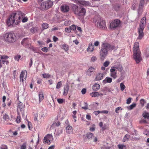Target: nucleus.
<instances>
[{
    "instance_id": "nucleus-1",
    "label": "nucleus",
    "mask_w": 149,
    "mask_h": 149,
    "mask_svg": "<svg viewBox=\"0 0 149 149\" xmlns=\"http://www.w3.org/2000/svg\"><path fill=\"white\" fill-rule=\"evenodd\" d=\"M24 14L21 12L13 13L11 14L10 17L8 19L7 23L9 26L18 24L21 21V19L23 17Z\"/></svg>"
},
{
    "instance_id": "nucleus-2",
    "label": "nucleus",
    "mask_w": 149,
    "mask_h": 149,
    "mask_svg": "<svg viewBox=\"0 0 149 149\" xmlns=\"http://www.w3.org/2000/svg\"><path fill=\"white\" fill-rule=\"evenodd\" d=\"M114 49V47L107 43H103L101 46V49L100 52V58L103 60L106 56L108 51L112 50Z\"/></svg>"
},
{
    "instance_id": "nucleus-3",
    "label": "nucleus",
    "mask_w": 149,
    "mask_h": 149,
    "mask_svg": "<svg viewBox=\"0 0 149 149\" xmlns=\"http://www.w3.org/2000/svg\"><path fill=\"white\" fill-rule=\"evenodd\" d=\"M3 41L6 42L11 43L16 41V36L12 33L9 32L5 33L3 36Z\"/></svg>"
},
{
    "instance_id": "nucleus-4",
    "label": "nucleus",
    "mask_w": 149,
    "mask_h": 149,
    "mask_svg": "<svg viewBox=\"0 0 149 149\" xmlns=\"http://www.w3.org/2000/svg\"><path fill=\"white\" fill-rule=\"evenodd\" d=\"M123 68L120 65H115L111 67L110 70V75L114 79H115L117 77V70L120 71L121 72L123 70Z\"/></svg>"
},
{
    "instance_id": "nucleus-5",
    "label": "nucleus",
    "mask_w": 149,
    "mask_h": 149,
    "mask_svg": "<svg viewBox=\"0 0 149 149\" xmlns=\"http://www.w3.org/2000/svg\"><path fill=\"white\" fill-rule=\"evenodd\" d=\"M53 5V2L51 0L47 1L42 3L40 8L42 10H45L51 7Z\"/></svg>"
},
{
    "instance_id": "nucleus-6",
    "label": "nucleus",
    "mask_w": 149,
    "mask_h": 149,
    "mask_svg": "<svg viewBox=\"0 0 149 149\" xmlns=\"http://www.w3.org/2000/svg\"><path fill=\"white\" fill-rule=\"evenodd\" d=\"M75 9L74 10V13L79 16H84L86 13V10L84 8H80L79 10H78V6H75Z\"/></svg>"
},
{
    "instance_id": "nucleus-7",
    "label": "nucleus",
    "mask_w": 149,
    "mask_h": 149,
    "mask_svg": "<svg viewBox=\"0 0 149 149\" xmlns=\"http://www.w3.org/2000/svg\"><path fill=\"white\" fill-rule=\"evenodd\" d=\"M141 54V52L133 53V58L137 63H139L142 59Z\"/></svg>"
},
{
    "instance_id": "nucleus-8",
    "label": "nucleus",
    "mask_w": 149,
    "mask_h": 149,
    "mask_svg": "<svg viewBox=\"0 0 149 149\" xmlns=\"http://www.w3.org/2000/svg\"><path fill=\"white\" fill-rule=\"evenodd\" d=\"M53 138L52 135L50 134H48L46 135L44 139L45 142L49 144L53 141Z\"/></svg>"
},
{
    "instance_id": "nucleus-9",
    "label": "nucleus",
    "mask_w": 149,
    "mask_h": 149,
    "mask_svg": "<svg viewBox=\"0 0 149 149\" xmlns=\"http://www.w3.org/2000/svg\"><path fill=\"white\" fill-rule=\"evenodd\" d=\"M97 26L101 29H105L107 27L104 21L101 19H100L97 22Z\"/></svg>"
},
{
    "instance_id": "nucleus-10",
    "label": "nucleus",
    "mask_w": 149,
    "mask_h": 149,
    "mask_svg": "<svg viewBox=\"0 0 149 149\" xmlns=\"http://www.w3.org/2000/svg\"><path fill=\"white\" fill-rule=\"evenodd\" d=\"M120 23V21L118 19H116L111 22L110 25V29H113L118 26Z\"/></svg>"
},
{
    "instance_id": "nucleus-11",
    "label": "nucleus",
    "mask_w": 149,
    "mask_h": 149,
    "mask_svg": "<svg viewBox=\"0 0 149 149\" xmlns=\"http://www.w3.org/2000/svg\"><path fill=\"white\" fill-rule=\"evenodd\" d=\"M146 18V16L143 17L141 20L139 24V27L138 29H144L145 26Z\"/></svg>"
},
{
    "instance_id": "nucleus-12",
    "label": "nucleus",
    "mask_w": 149,
    "mask_h": 149,
    "mask_svg": "<svg viewBox=\"0 0 149 149\" xmlns=\"http://www.w3.org/2000/svg\"><path fill=\"white\" fill-rule=\"evenodd\" d=\"M79 3L85 6H91V3L88 1L84 0H79L78 1Z\"/></svg>"
},
{
    "instance_id": "nucleus-13",
    "label": "nucleus",
    "mask_w": 149,
    "mask_h": 149,
    "mask_svg": "<svg viewBox=\"0 0 149 149\" xmlns=\"http://www.w3.org/2000/svg\"><path fill=\"white\" fill-rule=\"evenodd\" d=\"M139 44L138 42H135L133 47V53L140 52L139 49Z\"/></svg>"
},
{
    "instance_id": "nucleus-14",
    "label": "nucleus",
    "mask_w": 149,
    "mask_h": 149,
    "mask_svg": "<svg viewBox=\"0 0 149 149\" xmlns=\"http://www.w3.org/2000/svg\"><path fill=\"white\" fill-rule=\"evenodd\" d=\"M144 29H138L139 36L137 38V40H141L144 36L143 30Z\"/></svg>"
},
{
    "instance_id": "nucleus-15",
    "label": "nucleus",
    "mask_w": 149,
    "mask_h": 149,
    "mask_svg": "<svg viewBox=\"0 0 149 149\" xmlns=\"http://www.w3.org/2000/svg\"><path fill=\"white\" fill-rule=\"evenodd\" d=\"M66 132L68 134H70L72 133L73 129L72 127L69 125H67L66 127Z\"/></svg>"
},
{
    "instance_id": "nucleus-16",
    "label": "nucleus",
    "mask_w": 149,
    "mask_h": 149,
    "mask_svg": "<svg viewBox=\"0 0 149 149\" xmlns=\"http://www.w3.org/2000/svg\"><path fill=\"white\" fill-rule=\"evenodd\" d=\"M25 72H26V73H27L26 71H22L21 72L20 75V81H22L23 82V81H24L23 78H24V76H25L24 79H26V75Z\"/></svg>"
},
{
    "instance_id": "nucleus-17",
    "label": "nucleus",
    "mask_w": 149,
    "mask_h": 149,
    "mask_svg": "<svg viewBox=\"0 0 149 149\" xmlns=\"http://www.w3.org/2000/svg\"><path fill=\"white\" fill-rule=\"evenodd\" d=\"M104 77V74L103 73H99L96 74L95 78L96 81H99L102 79Z\"/></svg>"
},
{
    "instance_id": "nucleus-18",
    "label": "nucleus",
    "mask_w": 149,
    "mask_h": 149,
    "mask_svg": "<svg viewBox=\"0 0 149 149\" xmlns=\"http://www.w3.org/2000/svg\"><path fill=\"white\" fill-rule=\"evenodd\" d=\"M61 11L64 13L68 12L70 9L69 6L67 5L61 6Z\"/></svg>"
},
{
    "instance_id": "nucleus-19",
    "label": "nucleus",
    "mask_w": 149,
    "mask_h": 149,
    "mask_svg": "<svg viewBox=\"0 0 149 149\" xmlns=\"http://www.w3.org/2000/svg\"><path fill=\"white\" fill-rule=\"evenodd\" d=\"M94 70L95 68H94L90 67L86 72V74L89 76H90Z\"/></svg>"
},
{
    "instance_id": "nucleus-20",
    "label": "nucleus",
    "mask_w": 149,
    "mask_h": 149,
    "mask_svg": "<svg viewBox=\"0 0 149 149\" xmlns=\"http://www.w3.org/2000/svg\"><path fill=\"white\" fill-rule=\"evenodd\" d=\"M94 47L92 43H90L89 44L88 47L87 49L88 52H92L94 50Z\"/></svg>"
},
{
    "instance_id": "nucleus-21",
    "label": "nucleus",
    "mask_w": 149,
    "mask_h": 149,
    "mask_svg": "<svg viewBox=\"0 0 149 149\" xmlns=\"http://www.w3.org/2000/svg\"><path fill=\"white\" fill-rule=\"evenodd\" d=\"M112 79L111 78L109 77H107L102 81V83L104 84L107 83H111L112 81Z\"/></svg>"
},
{
    "instance_id": "nucleus-22",
    "label": "nucleus",
    "mask_w": 149,
    "mask_h": 149,
    "mask_svg": "<svg viewBox=\"0 0 149 149\" xmlns=\"http://www.w3.org/2000/svg\"><path fill=\"white\" fill-rule=\"evenodd\" d=\"M18 110L19 109L21 111H23V109L24 108L25 105L20 101L18 102Z\"/></svg>"
},
{
    "instance_id": "nucleus-23",
    "label": "nucleus",
    "mask_w": 149,
    "mask_h": 149,
    "mask_svg": "<svg viewBox=\"0 0 149 149\" xmlns=\"http://www.w3.org/2000/svg\"><path fill=\"white\" fill-rule=\"evenodd\" d=\"M63 132V129L61 128H60L56 130L55 134L56 136L60 135Z\"/></svg>"
},
{
    "instance_id": "nucleus-24",
    "label": "nucleus",
    "mask_w": 149,
    "mask_h": 149,
    "mask_svg": "<svg viewBox=\"0 0 149 149\" xmlns=\"http://www.w3.org/2000/svg\"><path fill=\"white\" fill-rule=\"evenodd\" d=\"M100 87L99 84L95 83L93 86V89L94 91H97L100 89Z\"/></svg>"
},
{
    "instance_id": "nucleus-25",
    "label": "nucleus",
    "mask_w": 149,
    "mask_h": 149,
    "mask_svg": "<svg viewBox=\"0 0 149 149\" xmlns=\"http://www.w3.org/2000/svg\"><path fill=\"white\" fill-rule=\"evenodd\" d=\"M8 62L7 60H0V68H1L3 66V65L4 64H7Z\"/></svg>"
},
{
    "instance_id": "nucleus-26",
    "label": "nucleus",
    "mask_w": 149,
    "mask_h": 149,
    "mask_svg": "<svg viewBox=\"0 0 149 149\" xmlns=\"http://www.w3.org/2000/svg\"><path fill=\"white\" fill-rule=\"evenodd\" d=\"M142 116L145 119H149V113L146 111L143 112Z\"/></svg>"
},
{
    "instance_id": "nucleus-27",
    "label": "nucleus",
    "mask_w": 149,
    "mask_h": 149,
    "mask_svg": "<svg viewBox=\"0 0 149 149\" xmlns=\"http://www.w3.org/2000/svg\"><path fill=\"white\" fill-rule=\"evenodd\" d=\"M69 90V87L68 86H66L64 89V91L63 93V95L66 96L68 94Z\"/></svg>"
},
{
    "instance_id": "nucleus-28",
    "label": "nucleus",
    "mask_w": 149,
    "mask_h": 149,
    "mask_svg": "<svg viewBox=\"0 0 149 149\" xmlns=\"http://www.w3.org/2000/svg\"><path fill=\"white\" fill-rule=\"evenodd\" d=\"M91 95L92 97H96L98 96L100 94L98 92H93L91 93Z\"/></svg>"
},
{
    "instance_id": "nucleus-29",
    "label": "nucleus",
    "mask_w": 149,
    "mask_h": 149,
    "mask_svg": "<svg viewBox=\"0 0 149 149\" xmlns=\"http://www.w3.org/2000/svg\"><path fill=\"white\" fill-rule=\"evenodd\" d=\"M136 106V104L135 103H133L130 106L127 107V108L129 110H131L135 107Z\"/></svg>"
},
{
    "instance_id": "nucleus-30",
    "label": "nucleus",
    "mask_w": 149,
    "mask_h": 149,
    "mask_svg": "<svg viewBox=\"0 0 149 149\" xmlns=\"http://www.w3.org/2000/svg\"><path fill=\"white\" fill-rule=\"evenodd\" d=\"M62 48L65 51H67L69 49L68 46L66 44L63 45H62Z\"/></svg>"
},
{
    "instance_id": "nucleus-31",
    "label": "nucleus",
    "mask_w": 149,
    "mask_h": 149,
    "mask_svg": "<svg viewBox=\"0 0 149 149\" xmlns=\"http://www.w3.org/2000/svg\"><path fill=\"white\" fill-rule=\"evenodd\" d=\"M39 102H41L44 98V96L42 93H40L39 94Z\"/></svg>"
},
{
    "instance_id": "nucleus-32",
    "label": "nucleus",
    "mask_w": 149,
    "mask_h": 149,
    "mask_svg": "<svg viewBox=\"0 0 149 149\" xmlns=\"http://www.w3.org/2000/svg\"><path fill=\"white\" fill-rule=\"evenodd\" d=\"M42 28L44 29H47L48 27V24L46 23H43L42 24Z\"/></svg>"
},
{
    "instance_id": "nucleus-33",
    "label": "nucleus",
    "mask_w": 149,
    "mask_h": 149,
    "mask_svg": "<svg viewBox=\"0 0 149 149\" xmlns=\"http://www.w3.org/2000/svg\"><path fill=\"white\" fill-rule=\"evenodd\" d=\"M93 134L91 133L88 132L86 134V137L88 139L91 138L93 136Z\"/></svg>"
},
{
    "instance_id": "nucleus-34",
    "label": "nucleus",
    "mask_w": 149,
    "mask_h": 149,
    "mask_svg": "<svg viewBox=\"0 0 149 149\" xmlns=\"http://www.w3.org/2000/svg\"><path fill=\"white\" fill-rule=\"evenodd\" d=\"M130 137V135L128 134H126L123 140V142H125L127 140L129 139Z\"/></svg>"
},
{
    "instance_id": "nucleus-35",
    "label": "nucleus",
    "mask_w": 149,
    "mask_h": 149,
    "mask_svg": "<svg viewBox=\"0 0 149 149\" xmlns=\"http://www.w3.org/2000/svg\"><path fill=\"white\" fill-rule=\"evenodd\" d=\"M42 77L44 78H49L50 77V75L48 74L44 73L42 74Z\"/></svg>"
},
{
    "instance_id": "nucleus-36",
    "label": "nucleus",
    "mask_w": 149,
    "mask_h": 149,
    "mask_svg": "<svg viewBox=\"0 0 149 149\" xmlns=\"http://www.w3.org/2000/svg\"><path fill=\"white\" fill-rule=\"evenodd\" d=\"M18 114L19 115V113L17 112ZM21 118L19 115L17 116L16 121L17 123H19L21 121Z\"/></svg>"
},
{
    "instance_id": "nucleus-37",
    "label": "nucleus",
    "mask_w": 149,
    "mask_h": 149,
    "mask_svg": "<svg viewBox=\"0 0 149 149\" xmlns=\"http://www.w3.org/2000/svg\"><path fill=\"white\" fill-rule=\"evenodd\" d=\"M118 148L119 149H123L124 148H125L126 146L123 144H119L118 145Z\"/></svg>"
},
{
    "instance_id": "nucleus-38",
    "label": "nucleus",
    "mask_w": 149,
    "mask_h": 149,
    "mask_svg": "<svg viewBox=\"0 0 149 149\" xmlns=\"http://www.w3.org/2000/svg\"><path fill=\"white\" fill-rule=\"evenodd\" d=\"M3 118L5 120L8 121L9 120L8 116L6 114H5L3 116Z\"/></svg>"
},
{
    "instance_id": "nucleus-39",
    "label": "nucleus",
    "mask_w": 149,
    "mask_h": 149,
    "mask_svg": "<svg viewBox=\"0 0 149 149\" xmlns=\"http://www.w3.org/2000/svg\"><path fill=\"white\" fill-rule=\"evenodd\" d=\"M57 101L59 103L62 104L64 102L65 99H58L57 100Z\"/></svg>"
},
{
    "instance_id": "nucleus-40",
    "label": "nucleus",
    "mask_w": 149,
    "mask_h": 149,
    "mask_svg": "<svg viewBox=\"0 0 149 149\" xmlns=\"http://www.w3.org/2000/svg\"><path fill=\"white\" fill-rule=\"evenodd\" d=\"M120 86L121 90L122 91H123L125 88V85L123 83H121L120 84Z\"/></svg>"
},
{
    "instance_id": "nucleus-41",
    "label": "nucleus",
    "mask_w": 149,
    "mask_h": 149,
    "mask_svg": "<svg viewBox=\"0 0 149 149\" xmlns=\"http://www.w3.org/2000/svg\"><path fill=\"white\" fill-rule=\"evenodd\" d=\"M61 85V81H59L58 83L56 86V88L59 89L60 88Z\"/></svg>"
},
{
    "instance_id": "nucleus-42",
    "label": "nucleus",
    "mask_w": 149,
    "mask_h": 149,
    "mask_svg": "<svg viewBox=\"0 0 149 149\" xmlns=\"http://www.w3.org/2000/svg\"><path fill=\"white\" fill-rule=\"evenodd\" d=\"M84 106L82 107V108L85 110L88 109V105L86 103H84Z\"/></svg>"
},
{
    "instance_id": "nucleus-43",
    "label": "nucleus",
    "mask_w": 149,
    "mask_h": 149,
    "mask_svg": "<svg viewBox=\"0 0 149 149\" xmlns=\"http://www.w3.org/2000/svg\"><path fill=\"white\" fill-rule=\"evenodd\" d=\"M26 143H24L21 146V149H26Z\"/></svg>"
},
{
    "instance_id": "nucleus-44",
    "label": "nucleus",
    "mask_w": 149,
    "mask_h": 149,
    "mask_svg": "<svg viewBox=\"0 0 149 149\" xmlns=\"http://www.w3.org/2000/svg\"><path fill=\"white\" fill-rule=\"evenodd\" d=\"M70 21L68 20H67L64 22V24L65 26H67L70 24Z\"/></svg>"
},
{
    "instance_id": "nucleus-45",
    "label": "nucleus",
    "mask_w": 149,
    "mask_h": 149,
    "mask_svg": "<svg viewBox=\"0 0 149 149\" xmlns=\"http://www.w3.org/2000/svg\"><path fill=\"white\" fill-rule=\"evenodd\" d=\"M109 63L110 62L109 61H107L104 63L103 65L104 66L107 67L109 65Z\"/></svg>"
},
{
    "instance_id": "nucleus-46",
    "label": "nucleus",
    "mask_w": 149,
    "mask_h": 149,
    "mask_svg": "<svg viewBox=\"0 0 149 149\" xmlns=\"http://www.w3.org/2000/svg\"><path fill=\"white\" fill-rule=\"evenodd\" d=\"M9 57L8 56L5 55L2 56L1 57V60H6Z\"/></svg>"
},
{
    "instance_id": "nucleus-47",
    "label": "nucleus",
    "mask_w": 149,
    "mask_h": 149,
    "mask_svg": "<svg viewBox=\"0 0 149 149\" xmlns=\"http://www.w3.org/2000/svg\"><path fill=\"white\" fill-rule=\"evenodd\" d=\"M27 38H24V39L22 41V44L23 45H24L25 44H26L27 42Z\"/></svg>"
},
{
    "instance_id": "nucleus-48",
    "label": "nucleus",
    "mask_w": 149,
    "mask_h": 149,
    "mask_svg": "<svg viewBox=\"0 0 149 149\" xmlns=\"http://www.w3.org/2000/svg\"><path fill=\"white\" fill-rule=\"evenodd\" d=\"M41 50L43 52H47L48 51V48L47 47H44L42 48Z\"/></svg>"
},
{
    "instance_id": "nucleus-49",
    "label": "nucleus",
    "mask_w": 149,
    "mask_h": 149,
    "mask_svg": "<svg viewBox=\"0 0 149 149\" xmlns=\"http://www.w3.org/2000/svg\"><path fill=\"white\" fill-rule=\"evenodd\" d=\"M21 57V56L19 55L16 56L15 57V59L16 61H18Z\"/></svg>"
},
{
    "instance_id": "nucleus-50",
    "label": "nucleus",
    "mask_w": 149,
    "mask_h": 149,
    "mask_svg": "<svg viewBox=\"0 0 149 149\" xmlns=\"http://www.w3.org/2000/svg\"><path fill=\"white\" fill-rule=\"evenodd\" d=\"M70 28L71 30H72L74 31L76 29V27L74 25L70 26Z\"/></svg>"
},
{
    "instance_id": "nucleus-51",
    "label": "nucleus",
    "mask_w": 149,
    "mask_h": 149,
    "mask_svg": "<svg viewBox=\"0 0 149 149\" xmlns=\"http://www.w3.org/2000/svg\"><path fill=\"white\" fill-rule=\"evenodd\" d=\"M122 108H121L120 107H119L116 108L115 111L116 112V113H118L119 112L118 111L119 110H122Z\"/></svg>"
},
{
    "instance_id": "nucleus-52",
    "label": "nucleus",
    "mask_w": 149,
    "mask_h": 149,
    "mask_svg": "<svg viewBox=\"0 0 149 149\" xmlns=\"http://www.w3.org/2000/svg\"><path fill=\"white\" fill-rule=\"evenodd\" d=\"M144 0H141L139 6V8H140L141 6H142L144 5Z\"/></svg>"
},
{
    "instance_id": "nucleus-53",
    "label": "nucleus",
    "mask_w": 149,
    "mask_h": 149,
    "mask_svg": "<svg viewBox=\"0 0 149 149\" xmlns=\"http://www.w3.org/2000/svg\"><path fill=\"white\" fill-rule=\"evenodd\" d=\"M143 133L145 134L148 136H149V131L147 130H145L143 131Z\"/></svg>"
},
{
    "instance_id": "nucleus-54",
    "label": "nucleus",
    "mask_w": 149,
    "mask_h": 149,
    "mask_svg": "<svg viewBox=\"0 0 149 149\" xmlns=\"http://www.w3.org/2000/svg\"><path fill=\"white\" fill-rule=\"evenodd\" d=\"M97 60L96 57L95 56H92L91 59V61L94 62L95 61Z\"/></svg>"
},
{
    "instance_id": "nucleus-55",
    "label": "nucleus",
    "mask_w": 149,
    "mask_h": 149,
    "mask_svg": "<svg viewBox=\"0 0 149 149\" xmlns=\"http://www.w3.org/2000/svg\"><path fill=\"white\" fill-rule=\"evenodd\" d=\"M140 102L142 106H143L145 102L144 99H141L140 100Z\"/></svg>"
},
{
    "instance_id": "nucleus-56",
    "label": "nucleus",
    "mask_w": 149,
    "mask_h": 149,
    "mask_svg": "<svg viewBox=\"0 0 149 149\" xmlns=\"http://www.w3.org/2000/svg\"><path fill=\"white\" fill-rule=\"evenodd\" d=\"M37 31V30H36V28H31V31L33 33H35Z\"/></svg>"
},
{
    "instance_id": "nucleus-57",
    "label": "nucleus",
    "mask_w": 149,
    "mask_h": 149,
    "mask_svg": "<svg viewBox=\"0 0 149 149\" xmlns=\"http://www.w3.org/2000/svg\"><path fill=\"white\" fill-rule=\"evenodd\" d=\"M65 30L66 32L68 33H70L71 32V30L70 27L69 28H65Z\"/></svg>"
},
{
    "instance_id": "nucleus-58",
    "label": "nucleus",
    "mask_w": 149,
    "mask_h": 149,
    "mask_svg": "<svg viewBox=\"0 0 149 149\" xmlns=\"http://www.w3.org/2000/svg\"><path fill=\"white\" fill-rule=\"evenodd\" d=\"M131 99H132L131 98H129L127 100L126 103L128 104L130 103L131 101Z\"/></svg>"
},
{
    "instance_id": "nucleus-59",
    "label": "nucleus",
    "mask_w": 149,
    "mask_h": 149,
    "mask_svg": "<svg viewBox=\"0 0 149 149\" xmlns=\"http://www.w3.org/2000/svg\"><path fill=\"white\" fill-rule=\"evenodd\" d=\"M44 114L42 112L41 113H40L39 114V118L40 119H41L44 116Z\"/></svg>"
},
{
    "instance_id": "nucleus-60",
    "label": "nucleus",
    "mask_w": 149,
    "mask_h": 149,
    "mask_svg": "<svg viewBox=\"0 0 149 149\" xmlns=\"http://www.w3.org/2000/svg\"><path fill=\"white\" fill-rule=\"evenodd\" d=\"M86 89L85 88H83L81 91V93L82 94H84L86 93Z\"/></svg>"
},
{
    "instance_id": "nucleus-61",
    "label": "nucleus",
    "mask_w": 149,
    "mask_h": 149,
    "mask_svg": "<svg viewBox=\"0 0 149 149\" xmlns=\"http://www.w3.org/2000/svg\"><path fill=\"white\" fill-rule=\"evenodd\" d=\"M28 20V18L27 17H25L23 18L22 19V22L24 23L27 22Z\"/></svg>"
},
{
    "instance_id": "nucleus-62",
    "label": "nucleus",
    "mask_w": 149,
    "mask_h": 149,
    "mask_svg": "<svg viewBox=\"0 0 149 149\" xmlns=\"http://www.w3.org/2000/svg\"><path fill=\"white\" fill-rule=\"evenodd\" d=\"M53 39L54 41L55 42L58 40V38L55 36H53Z\"/></svg>"
},
{
    "instance_id": "nucleus-63",
    "label": "nucleus",
    "mask_w": 149,
    "mask_h": 149,
    "mask_svg": "<svg viewBox=\"0 0 149 149\" xmlns=\"http://www.w3.org/2000/svg\"><path fill=\"white\" fill-rule=\"evenodd\" d=\"M136 5L135 4H133L132 7L131 9L133 10H135L136 8Z\"/></svg>"
},
{
    "instance_id": "nucleus-64",
    "label": "nucleus",
    "mask_w": 149,
    "mask_h": 149,
    "mask_svg": "<svg viewBox=\"0 0 149 149\" xmlns=\"http://www.w3.org/2000/svg\"><path fill=\"white\" fill-rule=\"evenodd\" d=\"M1 149H8V148L6 145H3L1 147Z\"/></svg>"
}]
</instances>
